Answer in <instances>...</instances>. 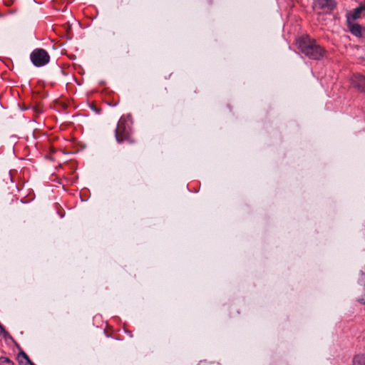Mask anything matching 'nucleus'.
Here are the masks:
<instances>
[{
  "instance_id": "obj_1",
  "label": "nucleus",
  "mask_w": 365,
  "mask_h": 365,
  "mask_svg": "<svg viewBox=\"0 0 365 365\" xmlns=\"http://www.w3.org/2000/svg\"><path fill=\"white\" fill-rule=\"evenodd\" d=\"M297 44L298 49L312 60L320 61L326 57L327 51L309 36L298 38Z\"/></svg>"
},
{
  "instance_id": "obj_2",
  "label": "nucleus",
  "mask_w": 365,
  "mask_h": 365,
  "mask_svg": "<svg viewBox=\"0 0 365 365\" xmlns=\"http://www.w3.org/2000/svg\"><path fill=\"white\" fill-rule=\"evenodd\" d=\"M115 138L118 143L129 141L133 143L130 140V128L129 125L125 120H120L115 128Z\"/></svg>"
},
{
  "instance_id": "obj_3",
  "label": "nucleus",
  "mask_w": 365,
  "mask_h": 365,
  "mask_svg": "<svg viewBox=\"0 0 365 365\" xmlns=\"http://www.w3.org/2000/svg\"><path fill=\"white\" fill-rule=\"evenodd\" d=\"M30 59L36 67H41L49 62L50 56L43 48H35L30 54Z\"/></svg>"
},
{
  "instance_id": "obj_4",
  "label": "nucleus",
  "mask_w": 365,
  "mask_h": 365,
  "mask_svg": "<svg viewBox=\"0 0 365 365\" xmlns=\"http://www.w3.org/2000/svg\"><path fill=\"white\" fill-rule=\"evenodd\" d=\"M336 2L335 0H313V9H327L332 11L336 8Z\"/></svg>"
},
{
  "instance_id": "obj_5",
  "label": "nucleus",
  "mask_w": 365,
  "mask_h": 365,
  "mask_svg": "<svg viewBox=\"0 0 365 365\" xmlns=\"http://www.w3.org/2000/svg\"><path fill=\"white\" fill-rule=\"evenodd\" d=\"M359 286L356 289L357 301L365 304V274L360 272L359 274Z\"/></svg>"
},
{
  "instance_id": "obj_6",
  "label": "nucleus",
  "mask_w": 365,
  "mask_h": 365,
  "mask_svg": "<svg viewBox=\"0 0 365 365\" xmlns=\"http://www.w3.org/2000/svg\"><path fill=\"white\" fill-rule=\"evenodd\" d=\"M349 31L356 37L365 38V27L355 22L347 23Z\"/></svg>"
},
{
  "instance_id": "obj_7",
  "label": "nucleus",
  "mask_w": 365,
  "mask_h": 365,
  "mask_svg": "<svg viewBox=\"0 0 365 365\" xmlns=\"http://www.w3.org/2000/svg\"><path fill=\"white\" fill-rule=\"evenodd\" d=\"M363 11H365V3L361 4L358 7L355 8L351 13L347 14V23L354 22L355 20L359 19Z\"/></svg>"
},
{
  "instance_id": "obj_8",
  "label": "nucleus",
  "mask_w": 365,
  "mask_h": 365,
  "mask_svg": "<svg viewBox=\"0 0 365 365\" xmlns=\"http://www.w3.org/2000/svg\"><path fill=\"white\" fill-rule=\"evenodd\" d=\"M351 83L355 88L365 94V76L362 75L354 76L351 79Z\"/></svg>"
},
{
  "instance_id": "obj_9",
  "label": "nucleus",
  "mask_w": 365,
  "mask_h": 365,
  "mask_svg": "<svg viewBox=\"0 0 365 365\" xmlns=\"http://www.w3.org/2000/svg\"><path fill=\"white\" fill-rule=\"evenodd\" d=\"M352 365H365V354L355 356L352 361Z\"/></svg>"
},
{
  "instance_id": "obj_10",
  "label": "nucleus",
  "mask_w": 365,
  "mask_h": 365,
  "mask_svg": "<svg viewBox=\"0 0 365 365\" xmlns=\"http://www.w3.org/2000/svg\"><path fill=\"white\" fill-rule=\"evenodd\" d=\"M0 331L5 339H12L11 336L1 324L0 325Z\"/></svg>"
},
{
  "instance_id": "obj_11",
  "label": "nucleus",
  "mask_w": 365,
  "mask_h": 365,
  "mask_svg": "<svg viewBox=\"0 0 365 365\" xmlns=\"http://www.w3.org/2000/svg\"><path fill=\"white\" fill-rule=\"evenodd\" d=\"M0 362L1 363H7L9 365H14V362L11 360H10V359H9L8 357H4V356L1 357Z\"/></svg>"
},
{
  "instance_id": "obj_12",
  "label": "nucleus",
  "mask_w": 365,
  "mask_h": 365,
  "mask_svg": "<svg viewBox=\"0 0 365 365\" xmlns=\"http://www.w3.org/2000/svg\"><path fill=\"white\" fill-rule=\"evenodd\" d=\"M19 357H22L23 359H24L26 361L27 363L29 361H31V359L27 356V354L24 351H22V350L19 352Z\"/></svg>"
},
{
  "instance_id": "obj_13",
  "label": "nucleus",
  "mask_w": 365,
  "mask_h": 365,
  "mask_svg": "<svg viewBox=\"0 0 365 365\" xmlns=\"http://www.w3.org/2000/svg\"><path fill=\"white\" fill-rule=\"evenodd\" d=\"M214 361H207V360H202L199 362L198 365H215Z\"/></svg>"
},
{
  "instance_id": "obj_14",
  "label": "nucleus",
  "mask_w": 365,
  "mask_h": 365,
  "mask_svg": "<svg viewBox=\"0 0 365 365\" xmlns=\"http://www.w3.org/2000/svg\"><path fill=\"white\" fill-rule=\"evenodd\" d=\"M27 364L29 365H35V364L34 362H32L31 360L29 361Z\"/></svg>"
}]
</instances>
